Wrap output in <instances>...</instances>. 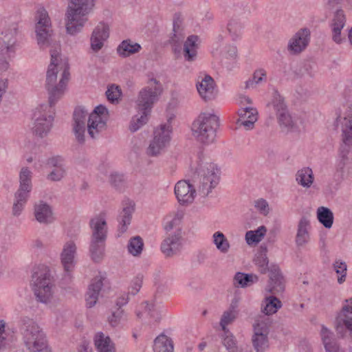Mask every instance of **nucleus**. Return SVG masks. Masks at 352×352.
<instances>
[{"label": "nucleus", "mask_w": 352, "mask_h": 352, "mask_svg": "<svg viewBox=\"0 0 352 352\" xmlns=\"http://www.w3.org/2000/svg\"><path fill=\"white\" fill-rule=\"evenodd\" d=\"M222 340V343L228 352H237L236 341L230 331H228V333L223 332Z\"/></svg>", "instance_id": "49"}, {"label": "nucleus", "mask_w": 352, "mask_h": 352, "mask_svg": "<svg viewBox=\"0 0 352 352\" xmlns=\"http://www.w3.org/2000/svg\"><path fill=\"white\" fill-rule=\"evenodd\" d=\"M318 219L326 228H331L333 223V214L326 207H319L317 210Z\"/></svg>", "instance_id": "40"}, {"label": "nucleus", "mask_w": 352, "mask_h": 352, "mask_svg": "<svg viewBox=\"0 0 352 352\" xmlns=\"http://www.w3.org/2000/svg\"><path fill=\"white\" fill-rule=\"evenodd\" d=\"M51 62L46 74L45 89L49 104H43L36 108L32 116V133L39 137H46L54 122L52 107L63 96L69 79V64L60 57L57 49L50 51Z\"/></svg>", "instance_id": "1"}, {"label": "nucleus", "mask_w": 352, "mask_h": 352, "mask_svg": "<svg viewBox=\"0 0 352 352\" xmlns=\"http://www.w3.org/2000/svg\"><path fill=\"white\" fill-rule=\"evenodd\" d=\"M154 352H173V343L168 336L161 334L154 340Z\"/></svg>", "instance_id": "35"}, {"label": "nucleus", "mask_w": 352, "mask_h": 352, "mask_svg": "<svg viewBox=\"0 0 352 352\" xmlns=\"http://www.w3.org/2000/svg\"><path fill=\"white\" fill-rule=\"evenodd\" d=\"M67 13L66 30L71 35L80 31L87 21L86 15L94 6V0H71Z\"/></svg>", "instance_id": "6"}, {"label": "nucleus", "mask_w": 352, "mask_h": 352, "mask_svg": "<svg viewBox=\"0 0 352 352\" xmlns=\"http://www.w3.org/2000/svg\"><path fill=\"white\" fill-rule=\"evenodd\" d=\"M342 142L339 149V155L342 158L338 165L340 168H343L347 155L352 148V105L342 122Z\"/></svg>", "instance_id": "14"}, {"label": "nucleus", "mask_w": 352, "mask_h": 352, "mask_svg": "<svg viewBox=\"0 0 352 352\" xmlns=\"http://www.w3.org/2000/svg\"><path fill=\"white\" fill-rule=\"evenodd\" d=\"M255 208L263 214L267 215L270 212L269 205L264 199H259L254 202Z\"/></svg>", "instance_id": "59"}, {"label": "nucleus", "mask_w": 352, "mask_h": 352, "mask_svg": "<svg viewBox=\"0 0 352 352\" xmlns=\"http://www.w3.org/2000/svg\"><path fill=\"white\" fill-rule=\"evenodd\" d=\"M162 92L160 82L155 78H150L147 81V85L142 88L136 100L139 111H151L153 104L158 100L159 96Z\"/></svg>", "instance_id": "9"}, {"label": "nucleus", "mask_w": 352, "mask_h": 352, "mask_svg": "<svg viewBox=\"0 0 352 352\" xmlns=\"http://www.w3.org/2000/svg\"><path fill=\"white\" fill-rule=\"evenodd\" d=\"M237 50L236 46L228 45L224 47L221 52L222 61L226 60H234L236 57Z\"/></svg>", "instance_id": "54"}, {"label": "nucleus", "mask_w": 352, "mask_h": 352, "mask_svg": "<svg viewBox=\"0 0 352 352\" xmlns=\"http://www.w3.org/2000/svg\"><path fill=\"white\" fill-rule=\"evenodd\" d=\"M91 349L89 346V344L86 342H83L80 346L78 352H91Z\"/></svg>", "instance_id": "64"}, {"label": "nucleus", "mask_w": 352, "mask_h": 352, "mask_svg": "<svg viewBox=\"0 0 352 352\" xmlns=\"http://www.w3.org/2000/svg\"><path fill=\"white\" fill-rule=\"evenodd\" d=\"M212 241L217 249L223 254L228 252L230 245L225 236V235L220 231L214 232L212 235Z\"/></svg>", "instance_id": "41"}, {"label": "nucleus", "mask_w": 352, "mask_h": 352, "mask_svg": "<svg viewBox=\"0 0 352 352\" xmlns=\"http://www.w3.org/2000/svg\"><path fill=\"white\" fill-rule=\"evenodd\" d=\"M144 243L142 239L139 236L132 237L128 243L129 252L133 256H138L142 253Z\"/></svg>", "instance_id": "46"}, {"label": "nucleus", "mask_w": 352, "mask_h": 352, "mask_svg": "<svg viewBox=\"0 0 352 352\" xmlns=\"http://www.w3.org/2000/svg\"><path fill=\"white\" fill-rule=\"evenodd\" d=\"M144 276L142 274H138L132 280L131 285V294L135 295L140 289L142 285Z\"/></svg>", "instance_id": "56"}, {"label": "nucleus", "mask_w": 352, "mask_h": 352, "mask_svg": "<svg viewBox=\"0 0 352 352\" xmlns=\"http://www.w3.org/2000/svg\"><path fill=\"white\" fill-rule=\"evenodd\" d=\"M228 31L232 40H236L241 34L242 25L236 20H231L228 24Z\"/></svg>", "instance_id": "50"}, {"label": "nucleus", "mask_w": 352, "mask_h": 352, "mask_svg": "<svg viewBox=\"0 0 352 352\" xmlns=\"http://www.w3.org/2000/svg\"><path fill=\"white\" fill-rule=\"evenodd\" d=\"M254 264L258 267V271L261 274H265L267 271L270 272L268 267L269 261L265 252H258L254 258Z\"/></svg>", "instance_id": "47"}, {"label": "nucleus", "mask_w": 352, "mask_h": 352, "mask_svg": "<svg viewBox=\"0 0 352 352\" xmlns=\"http://www.w3.org/2000/svg\"><path fill=\"white\" fill-rule=\"evenodd\" d=\"M239 119L242 120H250L252 116H256L257 117V111L256 109L245 107L239 111Z\"/></svg>", "instance_id": "57"}, {"label": "nucleus", "mask_w": 352, "mask_h": 352, "mask_svg": "<svg viewBox=\"0 0 352 352\" xmlns=\"http://www.w3.org/2000/svg\"><path fill=\"white\" fill-rule=\"evenodd\" d=\"M124 319L125 315L123 309L117 308L116 310L113 311L111 315L108 318V321L111 327H116Z\"/></svg>", "instance_id": "52"}, {"label": "nucleus", "mask_w": 352, "mask_h": 352, "mask_svg": "<svg viewBox=\"0 0 352 352\" xmlns=\"http://www.w3.org/2000/svg\"><path fill=\"white\" fill-rule=\"evenodd\" d=\"M267 229L265 226H260L256 230L248 231L245 234V240L248 245L259 243L265 235Z\"/></svg>", "instance_id": "44"}, {"label": "nucleus", "mask_w": 352, "mask_h": 352, "mask_svg": "<svg viewBox=\"0 0 352 352\" xmlns=\"http://www.w3.org/2000/svg\"><path fill=\"white\" fill-rule=\"evenodd\" d=\"M197 36H190L184 45V56L188 61H192L197 56Z\"/></svg>", "instance_id": "37"}, {"label": "nucleus", "mask_w": 352, "mask_h": 352, "mask_svg": "<svg viewBox=\"0 0 352 352\" xmlns=\"http://www.w3.org/2000/svg\"><path fill=\"white\" fill-rule=\"evenodd\" d=\"M346 17L341 9L336 10L330 23L332 32V40L337 44H340L345 39L341 31L345 25Z\"/></svg>", "instance_id": "19"}, {"label": "nucleus", "mask_w": 352, "mask_h": 352, "mask_svg": "<svg viewBox=\"0 0 352 352\" xmlns=\"http://www.w3.org/2000/svg\"><path fill=\"white\" fill-rule=\"evenodd\" d=\"M311 228L309 219L302 217L298 223L295 242L297 247H304L310 239L309 230Z\"/></svg>", "instance_id": "24"}, {"label": "nucleus", "mask_w": 352, "mask_h": 352, "mask_svg": "<svg viewBox=\"0 0 352 352\" xmlns=\"http://www.w3.org/2000/svg\"><path fill=\"white\" fill-rule=\"evenodd\" d=\"M77 255V245L74 241L69 240L66 241L60 254V263L65 272V275L69 278L73 272L75 265V258Z\"/></svg>", "instance_id": "15"}, {"label": "nucleus", "mask_w": 352, "mask_h": 352, "mask_svg": "<svg viewBox=\"0 0 352 352\" xmlns=\"http://www.w3.org/2000/svg\"><path fill=\"white\" fill-rule=\"evenodd\" d=\"M196 173L199 177V190L207 196L219 183V170L217 166L211 162H201L196 169Z\"/></svg>", "instance_id": "10"}, {"label": "nucleus", "mask_w": 352, "mask_h": 352, "mask_svg": "<svg viewBox=\"0 0 352 352\" xmlns=\"http://www.w3.org/2000/svg\"><path fill=\"white\" fill-rule=\"evenodd\" d=\"M197 89L200 96L206 101L212 100L215 97L214 81L208 75H206L204 78H201L200 81H197Z\"/></svg>", "instance_id": "22"}, {"label": "nucleus", "mask_w": 352, "mask_h": 352, "mask_svg": "<svg viewBox=\"0 0 352 352\" xmlns=\"http://www.w3.org/2000/svg\"><path fill=\"white\" fill-rule=\"evenodd\" d=\"M297 183L304 188H309L314 182V177L311 168L304 167L298 170L296 174Z\"/></svg>", "instance_id": "34"}, {"label": "nucleus", "mask_w": 352, "mask_h": 352, "mask_svg": "<svg viewBox=\"0 0 352 352\" xmlns=\"http://www.w3.org/2000/svg\"><path fill=\"white\" fill-rule=\"evenodd\" d=\"M171 133L172 127L170 124H162L160 128H157L147 148V154L155 157L164 152L170 141Z\"/></svg>", "instance_id": "12"}, {"label": "nucleus", "mask_w": 352, "mask_h": 352, "mask_svg": "<svg viewBox=\"0 0 352 352\" xmlns=\"http://www.w3.org/2000/svg\"><path fill=\"white\" fill-rule=\"evenodd\" d=\"M107 99L111 102H114L118 99L120 96V90L118 86L111 85L106 91Z\"/></svg>", "instance_id": "58"}, {"label": "nucleus", "mask_w": 352, "mask_h": 352, "mask_svg": "<svg viewBox=\"0 0 352 352\" xmlns=\"http://www.w3.org/2000/svg\"><path fill=\"white\" fill-rule=\"evenodd\" d=\"M141 49L142 47L139 43L126 39L120 43L117 48V52L120 56L126 58L138 53Z\"/></svg>", "instance_id": "31"}, {"label": "nucleus", "mask_w": 352, "mask_h": 352, "mask_svg": "<svg viewBox=\"0 0 352 352\" xmlns=\"http://www.w3.org/2000/svg\"><path fill=\"white\" fill-rule=\"evenodd\" d=\"M30 196L19 193H14V199L12 213L14 216H19L23 210Z\"/></svg>", "instance_id": "43"}, {"label": "nucleus", "mask_w": 352, "mask_h": 352, "mask_svg": "<svg viewBox=\"0 0 352 352\" xmlns=\"http://www.w3.org/2000/svg\"><path fill=\"white\" fill-rule=\"evenodd\" d=\"M32 289L38 301L48 304L53 299L54 285L46 270L34 272L32 275Z\"/></svg>", "instance_id": "7"}, {"label": "nucleus", "mask_w": 352, "mask_h": 352, "mask_svg": "<svg viewBox=\"0 0 352 352\" xmlns=\"http://www.w3.org/2000/svg\"><path fill=\"white\" fill-rule=\"evenodd\" d=\"M238 303L239 299L235 297L232 299L228 309L225 311L221 316L219 324L224 333H228L229 329L227 326L232 324L237 318Z\"/></svg>", "instance_id": "25"}, {"label": "nucleus", "mask_w": 352, "mask_h": 352, "mask_svg": "<svg viewBox=\"0 0 352 352\" xmlns=\"http://www.w3.org/2000/svg\"><path fill=\"white\" fill-rule=\"evenodd\" d=\"M320 335L326 352H343L333 337L332 332L324 325L322 326Z\"/></svg>", "instance_id": "29"}, {"label": "nucleus", "mask_w": 352, "mask_h": 352, "mask_svg": "<svg viewBox=\"0 0 352 352\" xmlns=\"http://www.w3.org/2000/svg\"><path fill=\"white\" fill-rule=\"evenodd\" d=\"M103 278L96 276L92 279L86 294V303L89 308L93 307L97 302L100 290L103 286Z\"/></svg>", "instance_id": "23"}, {"label": "nucleus", "mask_w": 352, "mask_h": 352, "mask_svg": "<svg viewBox=\"0 0 352 352\" xmlns=\"http://www.w3.org/2000/svg\"><path fill=\"white\" fill-rule=\"evenodd\" d=\"M140 308L141 310H138L136 313L139 318L149 317L155 321H157L160 319V311L153 303H148L147 301H145L140 305Z\"/></svg>", "instance_id": "33"}, {"label": "nucleus", "mask_w": 352, "mask_h": 352, "mask_svg": "<svg viewBox=\"0 0 352 352\" xmlns=\"http://www.w3.org/2000/svg\"><path fill=\"white\" fill-rule=\"evenodd\" d=\"M21 331L25 345L30 352H51L45 333L32 319L22 318Z\"/></svg>", "instance_id": "4"}, {"label": "nucleus", "mask_w": 352, "mask_h": 352, "mask_svg": "<svg viewBox=\"0 0 352 352\" xmlns=\"http://www.w3.org/2000/svg\"><path fill=\"white\" fill-rule=\"evenodd\" d=\"M34 215L36 220L43 224H50L54 219L51 206L42 200L34 204Z\"/></svg>", "instance_id": "21"}, {"label": "nucleus", "mask_w": 352, "mask_h": 352, "mask_svg": "<svg viewBox=\"0 0 352 352\" xmlns=\"http://www.w3.org/2000/svg\"><path fill=\"white\" fill-rule=\"evenodd\" d=\"M133 212L134 204L131 202L129 203L123 208L118 217V221L120 225L118 228L119 235L126 231L128 226L131 223Z\"/></svg>", "instance_id": "30"}, {"label": "nucleus", "mask_w": 352, "mask_h": 352, "mask_svg": "<svg viewBox=\"0 0 352 352\" xmlns=\"http://www.w3.org/2000/svg\"><path fill=\"white\" fill-rule=\"evenodd\" d=\"M87 116L88 134L92 139H96L106 130L109 115L108 109L102 104L97 106L90 114L83 107H76L73 115L74 131L80 144L85 142V123Z\"/></svg>", "instance_id": "2"}, {"label": "nucleus", "mask_w": 352, "mask_h": 352, "mask_svg": "<svg viewBox=\"0 0 352 352\" xmlns=\"http://www.w3.org/2000/svg\"><path fill=\"white\" fill-rule=\"evenodd\" d=\"M310 30L308 28L299 30L289 40L287 50L291 54H298L304 51L310 41Z\"/></svg>", "instance_id": "16"}, {"label": "nucleus", "mask_w": 352, "mask_h": 352, "mask_svg": "<svg viewBox=\"0 0 352 352\" xmlns=\"http://www.w3.org/2000/svg\"><path fill=\"white\" fill-rule=\"evenodd\" d=\"M257 120V117L256 116H252L250 120H242L239 119L238 123L240 125L243 126L247 130L251 129L253 128L254 122Z\"/></svg>", "instance_id": "60"}, {"label": "nucleus", "mask_w": 352, "mask_h": 352, "mask_svg": "<svg viewBox=\"0 0 352 352\" xmlns=\"http://www.w3.org/2000/svg\"><path fill=\"white\" fill-rule=\"evenodd\" d=\"M266 79V72L263 69L256 70L252 78L245 82V89L254 88L255 85Z\"/></svg>", "instance_id": "48"}, {"label": "nucleus", "mask_w": 352, "mask_h": 352, "mask_svg": "<svg viewBox=\"0 0 352 352\" xmlns=\"http://www.w3.org/2000/svg\"><path fill=\"white\" fill-rule=\"evenodd\" d=\"M258 280V277L254 274L236 272L234 277V284L242 288L251 286Z\"/></svg>", "instance_id": "36"}, {"label": "nucleus", "mask_w": 352, "mask_h": 352, "mask_svg": "<svg viewBox=\"0 0 352 352\" xmlns=\"http://www.w3.org/2000/svg\"><path fill=\"white\" fill-rule=\"evenodd\" d=\"M67 175V168H55L52 169L47 175L46 179L48 181L57 182H60Z\"/></svg>", "instance_id": "51"}, {"label": "nucleus", "mask_w": 352, "mask_h": 352, "mask_svg": "<svg viewBox=\"0 0 352 352\" xmlns=\"http://www.w3.org/2000/svg\"><path fill=\"white\" fill-rule=\"evenodd\" d=\"M8 67H9L8 62L5 59L0 58V71L5 72L8 69Z\"/></svg>", "instance_id": "63"}, {"label": "nucleus", "mask_w": 352, "mask_h": 352, "mask_svg": "<svg viewBox=\"0 0 352 352\" xmlns=\"http://www.w3.org/2000/svg\"><path fill=\"white\" fill-rule=\"evenodd\" d=\"M333 267L338 274L346 273V264L344 262L336 261Z\"/></svg>", "instance_id": "61"}, {"label": "nucleus", "mask_w": 352, "mask_h": 352, "mask_svg": "<svg viewBox=\"0 0 352 352\" xmlns=\"http://www.w3.org/2000/svg\"><path fill=\"white\" fill-rule=\"evenodd\" d=\"M269 318L259 317L253 325L252 341L256 352H264L268 347Z\"/></svg>", "instance_id": "13"}, {"label": "nucleus", "mask_w": 352, "mask_h": 352, "mask_svg": "<svg viewBox=\"0 0 352 352\" xmlns=\"http://www.w3.org/2000/svg\"><path fill=\"white\" fill-rule=\"evenodd\" d=\"M19 21V16L17 14L3 19V28L0 38V52L2 54L14 52Z\"/></svg>", "instance_id": "8"}, {"label": "nucleus", "mask_w": 352, "mask_h": 352, "mask_svg": "<svg viewBox=\"0 0 352 352\" xmlns=\"http://www.w3.org/2000/svg\"><path fill=\"white\" fill-rule=\"evenodd\" d=\"M285 286L283 276L278 267L272 266L270 269V281L267 286V290L272 294L283 292Z\"/></svg>", "instance_id": "26"}, {"label": "nucleus", "mask_w": 352, "mask_h": 352, "mask_svg": "<svg viewBox=\"0 0 352 352\" xmlns=\"http://www.w3.org/2000/svg\"><path fill=\"white\" fill-rule=\"evenodd\" d=\"M218 126L219 118L217 116L202 113L192 123V135L199 142L209 144L214 141Z\"/></svg>", "instance_id": "5"}, {"label": "nucleus", "mask_w": 352, "mask_h": 352, "mask_svg": "<svg viewBox=\"0 0 352 352\" xmlns=\"http://www.w3.org/2000/svg\"><path fill=\"white\" fill-rule=\"evenodd\" d=\"M183 218V213L182 212H177L167 214L164 218V230L169 232L173 229L177 230L181 229L179 226L181 220Z\"/></svg>", "instance_id": "39"}, {"label": "nucleus", "mask_w": 352, "mask_h": 352, "mask_svg": "<svg viewBox=\"0 0 352 352\" xmlns=\"http://www.w3.org/2000/svg\"><path fill=\"white\" fill-rule=\"evenodd\" d=\"M109 36V28L107 24L99 23L94 30L91 36V48L98 52L104 45V41Z\"/></svg>", "instance_id": "20"}, {"label": "nucleus", "mask_w": 352, "mask_h": 352, "mask_svg": "<svg viewBox=\"0 0 352 352\" xmlns=\"http://www.w3.org/2000/svg\"><path fill=\"white\" fill-rule=\"evenodd\" d=\"M267 107L270 111L274 112L276 116L282 112H285L286 109H287L284 98L276 89L274 90L272 100Z\"/></svg>", "instance_id": "32"}, {"label": "nucleus", "mask_w": 352, "mask_h": 352, "mask_svg": "<svg viewBox=\"0 0 352 352\" xmlns=\"http://www.w3.org/2000/svg\"><path fill=\"white\" fill-rule=\"evenodd\" d=\"M282 306L281 301L275 296L267 297L262 303V312L267 316L275 314Z\"/></svg>", "instance_id": "38"}, {"label": "nucleus", "mask_w": 352, "mask_h": 352, "mask_svg": "<svg viewBox=\"0 0 352 352\" xmlns=\"http://www.w3.org/2000/svg\"><path fill=\"white\" fill-rule=\"evenodd\" d=\"M91 236L89 253L91 260L95 263L100 262L105 252V244L107 238V225L104 212L91 219L89 221Z\"/></svg>", "instance_id": "3"}, {"label": "nucleus", "mask_w": 352, "mask_h": 352, "mask_svg": "<svg viewBox=\"0 0 352 352\" xmlns=\"http://www.w3.org/2000/svg\"><path fill=\"white\" fill-rule=\"evenodd\" d=\"M129 301V297L126 294H122L116 300V306L118 308L121 309V307L127 304Z\"/></svg>", "instance_id": "62"}, {"label": "nucleus", "mask_w": 352, "mask_h": 352, "mask_svg": "<svg viewBox=\"0 0 352 352\" xmlns=\"http://www.w3.org/2000/svg\"><path fill=\"white\" fill-rule=\"evenodd\" d=\"M174 190L177 199L181 205H188L193 202L196 190L187 181H179L175 184Z\"/></svg>", "instance_id": "18"}, {"label": "nucleus", "mask_w": 352, "mask_h": 352, "mask_svg": "<svg viewBox=\"0 0 352 352\" xmlns=\"http://www.w3.org/2000/svg\"><path fill=\"white\" fill-rule=\"evenodd\" d=\"M46 164L51 169L66 168L65 160L60 155H56L48 158Z\"/></svg>", "instance_id": "53"}, {"label": "nucleus", "mask_w": 352, "mask_h": 352, "mask_svg": "<svg viewBox=\"0 0 352 352\" xmlns=\"http://www.w3.org/2000/svg\"><path fill=\"white\" fill-rule=\"evenodd\" d=\"M278 122L281 128H285L287 131L294 130L296 127V121L293 119L288 109L285 112H282L276 116Z\"/></svg>", "instance_id": "42"}, {"label": "nucleus", "mask_w": 352, "mask_h": 352, "mask_svg": "<svg viewBox=\"0 0 352 352\" xmlns=\"http://www.w3.org/2000/svg\"><path fill=\"white\" fill-rule=\"evenodd\" d=\"M32 171L27 167H23L19 173V188L16 193L30 196L32 189Z\"/></svg>", "instance_id": "27"}, {"label": "nucleus", "mask_w": 352, "mask_h": 352, "mask_svg": "<svg viewBox=\"0 0 352 352\" xmlns=\"http://www.w3.org/2000/svg\"><path fill=\"white\" fill-rule=\"evenodd\" d=\"M109 181L115 188L120 189L124 185V176L122 174L113 173L110 175Z\"/></svg>", "instance_id": "55"}, {"label": "nucleus", "mask_w": 352, "mask_h": 352, "mask_svg": "<svg viewBox=\"0 0 352 352\" xmlns=\"http://www.w3.org/2000/svg\"><path fill=\"white\" fill-rule=\"evenodd\" d=\"M37 23L35 31L38 45L41 48H46L51 45L52 41V29L51 20L45 9L38 11L36 16Z\"/></svg>", "instance_id": "11"}, {"label": "nucleus", "mask_w": 352, "mask_h": 352, "mask_svg": "<svg viewBox=\"0 0 352 352\" xmlns=\"http://www.w3.org/2000/svg\"><path fill=\"white\" fill-rule=\"evenodd\" d=\"M141 115H136L133 117L129 126V129L132 132H135L144 126L148 121V116L150 113L147 111H140Z\"/></svg>", "instance_id": "45"}, {"label": "nucleus", "mask_w": 352, "mask_h": 352, "mask_svg": "<svg viewBox=\"0 0 352 352\" xmlns=\"http://www.w3.org/2000/svg\"><path fill=\"white\" fill-rule=\"evenodd\" d=\"M94 344L98 352H116V344L109 336L98 332L94 337Z\"/></svg>", "instance_id": "28"}, {"label": "nucleus", "mask_w": 352, "mask_h": 352, "mask_svg": "<svg viewBox=\"0 0 352 352\" xmlns=\"http://www.w3.org/2000/svg\"><path fill=\"white\" fill-rule=\"evenodd\" d=\"M182 230L177 229L162 242L161 250L162 253L166 257H171L178 254L182 246Z\"/></svg>", "instance_id": "17"}]
</instances>
